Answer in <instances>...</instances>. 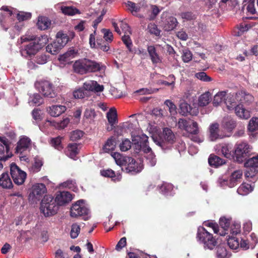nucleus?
I'll return each instance as SVG.
<instances>
[{
	"label": "nucleus",
	"mask_w": 258,
	"mask_h": 258,
	"mask_svg": "<svg viewBox=\"0 0 258 258\" xmlns=\"http://www.w3.org/2000/svg\"><path fill=\"white\" fill-rule=\"evenodd\" d=\"M132 137L136 149L138 150H142L144 153L147 154V164L151 167L154 166L156 164L157 159L151 148L147 144L148 137L145 134L136 136L132 135Z\"/></svg>",
	"instance_id": "obj_1"
},
{
	"label": "nucleus",
	"mask_w": 258,
	"mask_h": 258,
	"mask_svg": "<svg viewBox=\"0 0 258 258\" xmlns=\"http://www.w3.org/2000/svg\"><path fill=\"white\" fill-rule=\"evenodd\" d=\"M153 141L160 146L162 150H166L171 148L176 141V137L172 131L168 127H165L158 137H152Z\"/></svg>",
	"instance_id": "obj_2"
},
{
	"label": "nucleus",
	"mask_w": 258,
	"mask_h": 258,
	"mask_svg": "<svg viewBox=\"0 0 258 258\" xmlns=\"http://www.w3.org/2000/svg\"><path fill=\"white\" fill-rule=\"evenodd\" d=\"M40 210L45 217H50L57 213L58 207L53 197L46 195L41 201Z\"/></svg>",
	"instance_id": "obj_3"
},
{
	"label": "nucleus",
	"mask_w": 258,
	"mask_h": 258,
	"mask_svg": "<svg viewBox=\"0 0 258 258\" xmlns=\"http://www.w3.org/2000/svg\"><path fill=\"white\" fill-rule=\"evenodd\" d=\"M197 238L198 241L204 245L205 248L213 249L217 244V241L212 234L203 227H199Z\"/></svg>",
	"instance_id": "obj_4"
},
{
	"label": "nucleus",
	"mask_w": 258,
	"mask_h": 258,
	"mask_svg": "<svg viewBox=\"0 0 258 258\" xmlns=\"http://www.w3.org/2000/svg\"><path fill=\"white\" fill-rule=\"evenodd\" d=\"M89 209L84 200H80L73 204L70 211L72 217L77 218L79 216L88 217Z\"/></svg>",
	"instance_id": "obj_5"
},
{
	"label": "nucleus",
	"mask_w": 258,
	"mask_h": 258,
	"mask_svg": "<svg viewBox=\"0 0 258 258\" xmlns=\"http://www.w3.org/2000/svg\"><path fill=\"white\" fill-rule=\"evenodd\" d=\"M46 192L47 188L44 184L35 183L30 189L29 200L33 203H36L41 199Z\"/></svg>",
	"instance_id": "obj_6"
},
{
	"label": "nucleus",
	"mask_w": 258,
	"mask_h": 258,
	"mask_svg": "<svg viewBox=\"0 0 258 258\" xmlns=\"http://www.w3.org/2000/svg\"><path fill=\"white\" fill-rule=\"evenodd\" d=\"M10 170L15 183L18 185L22 184L26 177V172L21 170L15 163L11 164Z\"/></svg>",
	"instance_id": "obj_7"
},
{
	"label": "nucleus",
	"mask_w": 258,
	"mask_h": 258,
	"mask_svg": "<svg viewBox=\"0 0 258 258\" xmlns=\"http://www.w3.org/2000/svg\"><path fill=\"white\" fill-rule=\"evenodd\" d=\"M237 103L236 101H233L229 105L228 101H226V105L229 110L235 108V113L239 118L244 119L249 118L250 116V112L243 108L242 105H237Z\"/></svg>",
	"instance_id": "obj_8"
},
{
	"label": "nucleus",
	"mask_w": 258,
	"mask_h": 258,
	"mask_svg": "<svg viewBox=\"0 0 258 258\" xmlns=\"http://www.w3.org/2000/svg\"><path fill=\"white\" fill-rule=\"evenodd\" d=\"M39 92L44 96L53 98L55 96V93L52 88V84L47 81H42L36 84Z\"/></svg>",
	"instance_id": "obj_9"
},
{
	"label": "nucleus",
	"mask_w": 258,
	"mask_h": 258,
	"mask_svg": "<svg viewBox=\"0 0 258 258\" xmlns=\"http://www.w3.org/2000/svg\"><path fill=\"white\" fill-rule=\"evenodd\" d=\"M252 148L247 143L242 142L237 144L235 147V155L237 159L242 160L251 152Z\"/></svg>",
	"instance_id": "obj_10"
},
{
	"label": "nucleus",
	"mask_w": 258,
	"mask_h": 258,
	"mask_svg": "<svg viewBox=\"0 0 258 258\" xmlns=\"http://www.w3.org/2000/svg\"><path fill=\"white\" fill-rule=\"evenodd\" d=\"M73 199L72 195L69 191H59L56 192L54 201L58 207L64 206L70 203Z\"/></svg>",
	"instance_id": "obj_11"
},
{
	"label": "nucleus",
	"mask_w": 258,
	"mask_h": 258,
	"mask_svg": "<svg viewBox=\"0 0 258 258\" xmlns=\"http://www.w3.org/2000/svg\"><path fill=\"white\" fill-rule=\"evenodd\" d=\"M162 21L163 23V28L165 31H169L173 30L177 24L176 19L169 16L167 12H163L161 15Z\"/></svg>",
	"instance_id": "obj_12"
},
{
	"label": "nucleus",
	"mask_w": 258,
	"mask_h": 258,
	"mask_svg": "<svg viewBox=\"0 0 258 258\" xmlns=\"http://www.w3.org/2000/svg\"><path fill=\"white\" fill-rule=\"evenodd\" d=\"M31 139L27 136H21L17 143L16 152L21 154L23 152L29 149L31 147Z\"/></svg>",
	"instance_id": "obj_13"
},
{
	"label": "nucleus",
	"mask_w": 258,
	"mask_h": 258,
	"mask_svg": "<svg viewBox=\"0 0 258 258\" xmlns=\"http://www.w3.org/2000/svg\"><path fill=\"white\" fill-rule=\"evenodd\" d=\"M143 168V163L141 161L139 162L136 161L133 158V161L127 162L124 169L126 173H131L132 174L137 173L141 171Z\"/></svg>",
	"instance_id": "obj_14"
},
{
	"label": "nucleus",
	"mask_w": 258,
	"mask_h": 258,
	"mask_svg": "<svg viewBox=\"0 0 258 258\" xmlns=\"http://www.w3.org/2000/svg\"><path fill=\"white\" fill-rule=\"evenodd\" d=\"M34 41H31L22 49L21 54L25 57H31L36 54L40 50Z\"/></svg>",
	"instance_id": "obj_15"
},
{
	"label": "nucleus",
	"mask_w": 258,
	"mask_h": 258,
	"mask_svg": "<svg viewBox=\"0 0 258 258\" xmlns=\"http://www.w3.org/2000/svg\"><path fill=\"white\" fill-rule=\"evenodd\" d=\"M83 88L87 91L94 92L95 93L101 92L104 90V86L99 85L98 83L93 80H89L85 82L83 84Z\"/></svg>",
	"instance_id": "obj_16"
},
{
	"label": "nucleus",
	"mask_w": 258,
	"mask_h": 258,
	"mask_svg": "<svg viewBox=\"0 0 258 258\" xmlns=\"http://www.w3.org/2000/svg\"><path fill=\"white\" fill-rule=\"evenodd\" d=\"M87 73L88 72H104L105 67L102 63L87 58Z\"/></svg>",
	"instance_id": "obj_17"
},
{
	"label": "nucleus",
	"mask_w": 258,
	"mask_h": 258,
	"mask_svg": "<svg viewBox=\"0 0 258 258\" xmlns=\"http://www.w3.org/2000/svg\"><path fill=\"white\" fill-rule=\"evenodd\" d=\"M111 156L114 159L116 164L122 167V170H124L127 162H130V160L131 161H133L132 157L124 156L117 152L112 153Z\"/></svg>",
	"instance_id": "obj_18"
},
{
	"label": "nucleus",
	"mask_w": 258,
	"mask_h": 258,
	"mask_svg": "<svg viewBox=\"0 0 258 258\" xmlns=\"http://www.w3.org/2000/svg\"><path fill=\"white\" fill-rule=\"evenodd\" d=\"M219 125L217 123H212L209 127V138L212 141L223 139L225 136L219 134Z\"/></svg>",
	"instance_id": "obj_19"
},
{
	"label": "nucleus",
	"mask_w": 258,
	"mask_h": 258,
	"mask_svg": "<svg viewBox=\"0 0 258 258\" xmlns=\"http://www.w3.org/2000/svg\"><path fill=\"white\" fill-rule=\"evenodd\" d=\"M87 58H83L76 60L73 65L74 71L81 74L87 73Z\"/></svg>",
	"instance_id": "obj_20"
},
{
	"label": "nucleus",
	"mask_w": 258,
	"mask_h": 258,
	"mask_svg": "<svg viewBox=\"0 0 258 258\" xmlns=\"http://www.w3.org/2000/svg\"><path fill=\"white\" fill-rule=\"evenodd\" d=\"M56 7L66 15L74 16L77 14H80V11L73 6H64L61 4H57Z\"/></svg>",
	"instance_id": "obj_21"
},
{
	"label": "nucleus",
	"mask_w": 258,
	"mask_h": 258,
	"mask_svg": "<svg viewBox=\"0 0 258 258\" xmlns=\"http://www.w3.org/2000/svg\"><path fill=\"white\" fill-rule=\"evenodd\" d=\"M226 92L225 91H220L218 92L214 96L213 100V104L215 106H218L221 105V103L224 102L226 104V101H228V104L230 105L231 102L230 99L229 100H226Z\"/></svg>",
	"instance_id": "obj_22"
},
{
	"label": "nucleus",
	"mask_w": 258,
	"mask_h": 258,
	"mask_svg": "<svg viewBox=\"0 0 258 258\" xmlns=\"http://www.w3.org/2000/svg\"><path fill=\"white\" fill-rule=\"evenodd\" d=\"M75 36L74 33H70V36L62 32H58L56 34V40H55L61 47L65 46L70 41V39H72Z\"/></svg>",
	"instance_id": "obj_23"
},
{
	"label": "nucleus",
	"mask_w": 258,
	"mask_h": 258,
	"mask_svg": "<svg viewBox=\"0 0 258 258\" xmlns=\"http://www.w3.org/2000/svg\"><path fill=\"white\" fill-rule=\"evenodd\" d=\"M180 113L182 115L185 116L188 114L192 115H196L197 114L198 110L197 109H192L190 106L185 101H182L180 103Z\"/></svg>",
	"instance_id": "obj_24"
},
{
	"label": "nucleus",
	"mask_w": 258,
	"mask_h": 258,
	"mask_svg": "<svg viewBox=\"0 0 258 258\" xmlns=\"http://www.w3.org/2000/svg\"><path fill=\"white\" fill-rule=\"evenodd\" d=\"M66 109L64 105H52L47 109V112L51 116L57 117L64 112Z\"/></svg>",
	"instance_id": "obj_25"
},
{
	"label": "nucleus",
	"mask_w": 258,
	"mask_h": 258,
	"mask_svg": "<svg viewBox=\"0 0 258 258\" xmlns=\"http://www.w3.org/2000/svg\"><path fill=\"white\" fill-rule=\"evenodd\" d=\"M51 24V20L45 16H39L38 18L37 26L38 28L41 30H45L50 27Z\"/></svg>",
	"instance_id": "obj_26"
},
{
	"label": "nucleus",
	"mask_w": 258,
	"mask_h": 258,
	"mask_svg": "<svg viewBox=\"0 0 258 258\" xmlns=\"http://www.w3.org/2000/svg\"><path fill=\"white\" fill-rule=\"evenodd\" d=\"M237 102L248 103L252 101L253 97L245 91H241L237 93L235 96Z\"/></svg>",
	"instance_id": "obj_27"
},
{
	"label": "nucleus",
	"mask_w": 258,
	"mask_h": 258,
	"mask_svg": "<svg viewBox=\"0 0 258 258\" xmlns=\"http://www.w3.org/2000/svg\"><path fill=\"white\" fill-rule=\"evenodd\" d=\"M242 176V171L241 170H236L231 173L229 179V187L235 186L240 181Z\"/></svg>",
	"instance_id": "obj_28"
},
{
	"label": "nucleus",
	"mask_w": 258,
	"mask_h": 258,
	"mask_svg": "<svg viewBox=\"0 0 258 258\" xmlns=\"http://www.w3.org/2000/svg\"><path fill=\"white\" fill-rule=\"evenodd\" d=\"M12 182L9 174L3 173L0 177V186L4 188H10L12 187Z\"/></svg>",
	"instance_id": "obj_29"
},
{
	"label": "nucleus",
	"mask_w": 258,
	"mask_h": 258,
	"mask_svg": "<svg viewBox=\"0 0 258 258\" xmlns=\"http://www.w3.org/2000/svg\"><path fill=\"white\" fill-rule=\"evenodd\" d=\"M231 219L226 218L224 217H221L219 220V224L222 229V232H219L220 235H225L227 233L226 231H228L229 226L230 224Z\"/></svg>",
	"instance_id": "obj_30"
},
{
	"label": "nucleus",
	"mask_w": 258,
	"mask_h": 258,
	"mask_svg": "<svg viewBox=\"0 0 258 258\" xmlns=\"http://www.w3.org/2000/svg\"><path fill=\"white\" fill-rule=\"evenodd\" d=\"M116 145V139L113 137H111L105 142L103 147V150L106 153H109L115 149Z\"/></svg>",
	"instance_id": "obj_31"
},
{
	"label": "nucleus",
	"mask_w": 258,
	"mask_h": 258,
	"mask_svg": "<svg viewBox=\"0 0 258 258\" xmlns=\"http://www.w3.org/2000/svg\"><path fill=\"white\" fill-rule=\"evenodd\" d=\"M253 189V186L251 184L243 183L238 188L237 192L242 196H245L251 192Z\"/></svg>",
	"instance_id": "obj_32"
},
{
	"label": "nucleus",
	"mask_w": 258,
	"mask_h": 258,
	"mask_svg": "<svg viewBox=\"0 0 258 258\" xmlns=\"http://www.w3.org/2000/svg\"><path fill=\"white\" fill-rule=\"evenodd\" d=\"M148 52L153 63H157L161 61V59L157 54L154 46H149L148 47Z\"/></svg>",
	"instance_id": "obj_33"
},
{
	"label": "nucleus",
	"mask_w": 258,
	"mask_h": 258,
	"mask_svg": "<svg viewBox=\"0 0 258 258\" xmlns=\"http://www.w3.org/2000/svg\"><path fill=\"white\" fill-rule=\"evenodd\" d=\"M78 145L76 143L69 144L67 147V155L71 158L75 159V157L78 153Z\"/></svg>",
	"instance_id": "obj_34"
},
{
	"label": "nucleus",
	"mask_w": 258,
	"mask_h": 258,
	"mask_svg": "<svg viewBox=\"0 0 258 258\" xmlns=\"http://www.w3.org/2000/svg\"><path fill=\"white\" fill-rule=\"evenodd\" d=\"M100 174L104 177L111 178L114 181H119L121 178L120 174L116 175L114 171L110 169L101 170Z\"/></svg>",
	"instance_id": "obj_35"
},
{
	"label": "nucleus",
	"mask_w": 258,
	"mask_h": 258,
	"mask_svg": "<svg viewBox=\"0 0 258 258\" xmlns=\"http://www.w3.org/2000/svg\"><path fill=\"white\" fill-rule=\"evenodd\" d=\"M248 130L249 132L253 134H258V118L256 117H252L249 121L248 125Z\"/></svg>",
	"instance_id": "obj_36"
},
{
	"label": "nucleus",
	"mask_w": 258,
	"mask_h": 258,
	"mask_svg": "<svg viewBox=\"0 0 258 258\" xmlns=\"http://www.w3.org/2000/svg\"><path fill=\"white\" fill-rule=\"evenodd\" d=\"M43 161L41 158L36 157L34 158V162L32 166L29 168L31 172L37 173L39 172L43 165Z\"/></svg>",
	"instance_id": "obj_37"
},
{
	"label": "nucleus",
	"mask_w": 258,
	"mask_h": 258,
	"mask_svg": "<svg viewBox=\"0 0 258 258\" xmlns=\"http://www.w3.org/2000/svg\"><path fill=\"white\" fill-rule=\"evenodd\" d=\"M76 54V52L75 50L71 49L62 55L59 56V60L63 62L69 63L70 60L74 58Z\"/></svg>",
	"instance_id": "obj_38"
},
{
	"label": "nucleus",
	"mask_w": 258,
	"mask_h": 258,
	"mask_svg": "<svg viewBox=\"0 0 258 258\" xmlns=\"http://www.w3.org/2000/svg\"><path fill=\"white\" fill-rule=\"evenodd\" d=\"M61 48L62 47L56 41L48 44L46 47V51L53 55L58 53Z\"/></svg>",
	"instance_id": "obj_39"
},
{
	"label": "nucleus",
	"mask_w": 258,
	"mask_h": 258,
	"mask_svg": "<svg viewBox=\"0 0 258 258\" xmlns=\"http://www.w3.org/2000/svg\"><path fill=\"white\" fill-rule=\"evenodd\" d=\"M106 117L110 126H113L117 122V112L115 109H110L107 113Z\"/></svg>",
	"instance_id": "obj_40"
},
{
	"label": "nucleus",
	"mask_w": 258,
	"mask_h": 258,
	"mask_svg": "<svg viewBox=\"0 0 258 258\" xmlns=\"http://www.w3.org/2000/svg\"><path fill=\"white\" fill-rule=\"evenodd\" d=\"M11 156L9 153V146H6L0 143V161H6Z\"/></svg>",
	"instance_id": "obj_41"
},
{
	"label": "nucleus",
	"mask_w": 258,
	"mask_h": 258,
	"mask_svg": "<svg viewBox=\"0 0 258 258\" xmlns=\"http://www.w3.org/2000/svg\"><path fill=\"white\" fill-rule=\"evenodd\" d=\"M209 163L211 166L218 167L225 163V161L215 155H211L209 158Z\"/></svg>",
	"instance_id": "obj_42"
},
{
	"label": "nucleus",
	"mask_w": 258,
	"mask_h": 258,
	"mask_svg": "<svg viewBox=\"0 0 258 258\" xmlns=\"http://www.w3.org/2000/svg\"><path fill=\"white\" fill-rule=\"evenodd\" d=\"M47 122L49 123L52 126H53L59 129H62L67 126L70 122V119L68 117L64 118L60 122H57L54 120H47Z\"/></svg>",
	"instance_id": "obj_43"
},
{
	"label": "nucleus",
	"mask_w": 258,
	"mask_h": 258,
	"mask_svg": "<svg viewBox=\"0 0 258 258\" xmlns=\"http://www.w3.org/2000/svg\"><path fill=\"white\" fill-rule=\"evenodd\" d=\"M16 16L18 20L20 22L21 21H26L31 18V13L29 12H25L23 11H16Z\"/></svg>",
	"instance_id": "obj_44"
},
{
	"label": "nucleus",
	"mask_w": 258,
	"mask_h": 258,
	"mask_svg": "<svg viewBox=\"0 0 258 258\" xmlns=\"http://www.w3.org/2000/svg\"><path fill=\"white\" fill-rule=\"evenodd\" d=\"M211 97L209 92H206L200 96L199 99V105L204 106L208 105L210 101Z\"/></svg>",
	"instance_id": "obj_45"
},
{
	"label": "nucleus",
	"mask_w": 258,
	"mask_h": 258,
	"mask_svg": "<svg viewBox=\"0 0 258 258\" xmlns=\"http://www.w3.org/2000/svg\"><path fill=\"white\" fill-rule=\"evenodd\" d=\"M1 10L4 11V13L3 14V16L6 17H11L12 19L15 17L16 13V11H17L16 9H14L8 6H3L1 8Z\"/></svg>",
	"instance_id": "obj_46"
},
{
	"label": "nucleus",
	"mask_w": 258,
	"mask_h": 258,
	"mask_svg": "<svg viewBox=\"0 0 258 258\" xmlns=\"http://www.w3.org/2000/svg\"><path fill=\"white\" fill-rule=\"evenodd\" d=\"M1 10L4 11V13L3 14V16L6 17H11L12 19L15 17L16 13V11H17L16 9H14L8 6H3L1 8Z\"/></svg>",
	"instance_id": "obj_47"
},
{
	"label": "nucleus",
	"mask_w": 258,
	"mask_h": 258,
	"mask_svg": "<svg viewBox=\"0 0 258 258\" xmlns=\"http://www.w3.org/2000/svg\"><path fill=\"white\" fill-rule=\"evenodd\" d=\"M188 128L190 131H187V132L190 134L197 135L199 133L198 123L192 120H189Z\"/></svg>",
	"instance_id": "obj_48"
},
{
	"label": "nucleus",
	"mask_w": 258,
	"mask_h": 258,
	"mask_svg": "<svg viewBox=\"0 0 258 258\" xmlns=\"http://www.w3.org/2000/svg\"><path fill=\"white\" fill-rule=\"evenodd\" d=\"M43 102V99L38 94H34L30 96L29 103L30 105H39Z\"/></svg>",
	"instance_id": "obj_49"
},
{
	"label": "nucleus",
	"mask_w": 258,
	"mask_h": 258,
	"mask_svg": "<svg viewBox=\"0 0 258 258\" xmlns=\"http://www.w3.org/2000/svg\"><path fill=\"white\" fill-rule=\"evenodd\" d=\"M232 150V146L225 144L222 146L221 152L224 157L228 158L231 157Z\"/></svg>",
	"instance_id": "obj_50"
},
{
	"label": "nucleus",
	"mask_w": 258,
	"mask_h": 258,
	"mask_svg": "<svg viewBox=\"0 0 258 258\" xmlns=\"http://www.w3.org/2000/svg\"><path fill=\"white\" fill-rule=\"evenodd\" d=\"M224 127L228 131H232L236 126V122L232 119L227 118L223 122Z\"/></svg>",
	"instance_id": "obj_51"
},
{
	"label": "nucleus",
	"mask_w": 258,
	"mask_h": 258,
	"mask_svg": "<svg viewBox=\"0 0 258 258\" xmlns=\"http://www.w3.org/2000/svg\"><path fill=\"white\" fill-rule=\"evenodd\" d=\"M246 167H252L255 168L258 167V155L248 159L244 163Z\"/></svg>",
	"instance_id": "obj_52"
},
{
	"label": "nucleus",
	"mask_w": 258,
	"mask_h": 258,
	"mask_svg": "<svg viewBox=\"0 0 258 258\" xmlns=\"http://www.w3.org/2000/svg\"><path fill=\"white\" fill-rule=\"evenodd\" d=\"M48 39L47 35H43L39 37L34 40L35 44L40 49L43 46H44L48 42Z\"/></svg>",
	"instance_id": "obj_53"
},
{
	"label": "nucleus",
	"mask_w": 258,
	"mask_h": 258,
	"mask_svg": "<svg viewBox=\"0 0 258 258\" xmlns=\"http://www.w3.org/2000/svg\"><path fill=\"white\" fill-rule=\"evenodd\" d=\"M227 244L229 247L233 249H236L239 247V242L235 237H229L227 239Z\"/></svg>",
	"instance_id": "obj_54"
},
{
	"label": "nucleus",
	"mask_w": 258,
	"mask_h": 258,
	"mask_svg": "<svg viewBox=\"0 0 258 258\" xmlns=\"http://www.w3.org/2000/svg\"><path fill=\"white\" fill-rule=\"evenodd\" d=\"M62 139V138L60 137H57L56 138L52 139L50 142L51 146L58 150H61L63 148L62 145L61 144Z\"/></svg>",
	"instance_id": "obj_55"
},
{
	"label": "nucleus",
	"mask_w": 258,
	"mask_h": 258,
	"mask_svg": "<svg viewBox=\"0 0 258 258\" xmlns=\"http://www.w3.org/2000/svg\"><path fill=\"white\" fill-rule=\"evenodd\" d=\"M164 104L167 106L171 115L176 114V107L173 102L170 100H166L164 102Z\"/></svg>",
	"instance_id": "obj_56"
},
{
	"label": "nucleus",
	"mask_w": 258,
	"mask_h": 258,
	"mask_svg": "<svg viewBox=\"0 0 258 258\" xmlns=\"http://www.w3.org/2000/svg\"><path fill=\"white\" fill-rule=\"evenodd\" d=\"M80 227L76 223L73 224L72 225V228L70 232V236L72 238L75 239L77 238L80 232Z\"/></svg>",
	"instance_id": "obj_57"
},
{
	"label": "nucleus",
	"mask_w": 258,
	"mask_h": 258,
	"mask_svg": "<svg viewBox=\"0 0 258 258\" xmlns=\"http://www.w3.org/2000/svg\"><path fill=\"white\" fill-rule=\"evenodd\" d=\"M181 57L184 62H188L191 60L192 54L188 49H184L182 51Z\"/></svg>",
	"instance_id": "obj_58"
},
{
	"label": "nucleus",
	"mask_w": 258,
	"mask_h": 258,
	"mask_svg": "<svg viewBox=\"0 0 258 258\" xmlns=\"http://www.w3.org/2000/svg\"><path fill=\"white\" fill-rule=\"evenodd\" d=\"M130 34H125L122 37V40L125 44L130 52H133L132 46L133 45L132 40L130 37Z\"/></svg>",
	"instance_id": "obj_59"
},
{
	"label": "nucleus",
	"mask_w": 258,
	"mask_h": 258,
	"mask_svg": "<svg viewBox=\"0 0 258 258\" xmlns=\"http://www.w3.org/2000/svg\"><path fill=\"white\" fill-rule=\"evenodd\" d=\"M131 142L127 139L123 140L119 145L120 150L122 152H125L131 148Z\"/></svg>",
	"instance_id": "obj_60"
},
{
	"label": "nucleus",
	"mask_w": 258,
	"mask_h": 258,
	"mask_svg": "<svg viewBox=\"0 0 258 258\" xmlns=\"http://www.w3.org/2000/svg\"><path fill=\"white\" fill-rule=\"evenodd\" d=\"M83 136V132L80 130H76L72 132L70 134V139L72 141H77L80 139Z\"/></svg>",
	"instance_id": "obj_61"
},
{
	"label": "nucleus",
	"mask_w": 258,
	"mask_h": 258,
	"mask_svg": "<svg viewBox=\"0 0 258 258\" xmlns=\"http://www.w3.org/2000/svg\"><path fill=\"white\" fill-rule=\"evenodd\" d=\"M62 186L64 187H68L70 189H72L74 191H77L78 188L76 186V182L73 180H68L66 182H64L62 184Z\"/></svg>",
	"instance_id": "obj_62"
},
{
	"label": "nucleus",
	"mask_w": 258,
	"mask_h": 258,
	"mask_svg": "<svg viewBox=\"0 0 258 258\" xmlns=\"http://www.w3.org/2000/svg\"><path fill=\"white\" fill-rule=\"evenodd\" d=\"M227 250L222 245H220L217 248V258H225L227 256Z\"/></svg>",
	"instance_id": "obj_63"
},
{
	"label": "nucleus",
	"mask_w": 258,
	"mask_h": 258,
	"mask_svg": "<svg viewBox=\"0 0 258 258\" xmlns=\"http://www.w3.org/2000/svg\"><path fill=\"white\" fill-rule=\"evenodd\" d=\"M160 189L163 194L168 195L170 194V192L173 189V186L169 183H163L161 186Z\"/></svg>",
	"instance_id": "obj_64"
}]
</instances>
